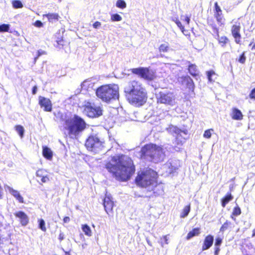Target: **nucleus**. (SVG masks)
Listing matches in <instances>:
<instances>
[{
    "label": "nucleus",
    "mask_w": 255,
    "mask_h": 255,
    "mask_svg": "<svg viewBox=\"0 0 255 255\" xmlns=\"http://www.w3.org/2000/svg\"><path fill=\"white\" fill-rule=\"evenodd\" d=\"M176 24L178 26V27L182 30V31L183 32V29L184 27L182 25V23L180 21H178L177 22H176Z\"/></svg>",
    "instance_id": "obj_48"
},
{
    "label": "nucleus",
    "mask_w": 255,
    "mask_h": 255,
    "mask_svg": "<svg viewBox=\"0 0 255 255\" xmlns=\"http://www.w3.org/2000/svg\"><path fill=\"white\" fill-rule=\"evenodd\" d=\"M222 242V239H221L220 238H217L216 239V242H215V246H217V247L220 246L221 245Z\"/></svg>",
    "instance_id": "obj_44"
},
{
    "label": "nucleus",
    "mask_w": 255,
    "mask_h": 255,
    "mask_svg": "<svg viewBox=\"0 0 255 255\" xmlns=\"http://www.w3.org/2000/svg\"><path fill=\"white\" fill-rule=\"evenodd\" d=\"M82 108L84 114L90 118H97L102 115L101 107L89 101L83 103Z\"/></svg>",
    "instance_id": "obj_8"
},
{
    "label": "nucleus",
    "mask_w": 255,
    "mask_h": 255,
    "mask_svg": "<svg viewBox=\"0 0 255 255\" xmlns=\"http://www.w3.org/2000/svg\"><path fill=\"white\" fill-rule=\"evenodd\" d=\"M3 195V189L1 186L0 185V199L2 198Z\"/></svg>",
    "instance_id": "obj_54"
},
{
    "label": "nucleus",
    "mask_w": 255,
    "mask_h": 255,
    "mask_svg": "<svg viewBox=\"0 0 255 255\" xmlns=\"http://www.w3.org/2000/svg\"><path fill=\"white\" fill-rule=\"evenodd\" d=\"M60 1H61V0H59Z\"/></svg>",
    "instance_id": "obj_60"
},
{
    "label": "nucleus",
    "mask_w": 255,
    "mask_h": 255,
    "mask_svg": "<svg viewBox=\"0 0 255 255\" xmlns=\"http://www.w3.org/2000/svg\"><path fill=\"white\" fill-rule=\"evenodd\" d=\"M42 154L44 157L48 160H51L53 157L52 150L47 146H43Z\"/></svg>",
    "instance_id": "obj_22"
},
{
    "label": "nucleus",
    "mask_w": 255,
    "mask_h": 255,
    "mask_svg": "<svg viewBox=\"0 0 255 255\" xmlns=\"http://www.w3.org/2000/svg\"><path fill=\"white\" fill-rule=\"evenodd\" d=\"M168 239L167 236H164L163 237V240H164V241L166 244H168Z\"/></svg>",
    "instance_id": "obj_53"
},
{
    "label": "nucleus",
    "mask_w": 255,
    "mask_h": 255,
    "mask_svg": "<svg viewBox=\"0 0 255 255\" xmlns=\"http://www.w3.org/2000/svg\"><path fill=\"white\" fill-rule=\"evenodd\" d=\"M12 5L14 8H20L22 7V4L19 0H14L12 2Z\"/></svg>",
    "instance_id": "obj_40"
},
{
    "label": "nucleus",
    "mask_w": 255,
    "mask_h": 255,
    "mask_svg": "<svg viewBox=\"0 0 255 255\" xmlns=\"http://www.w3.org/2000/svg\"><path fill=\"white\" fill-rule=\"evenodd\" d=\"M231 117L234 120H241L243 119V115L240 110L237 108H233Z\"/></svg>",
    "instance_id": "obj_21"
},
{
    "label": "nucleus",
    "mask_w": 255,
    "mask_h": 255,
    "mask_svg": "<svg viewBox=\"0 0 255 255\" xmlns=\"http://www.w3.org/2000/svg\"><path fill=\"white\" fill-rule=\"evenodd\" d=\"M63 126L68 130L70 137L75 138L85 129L86 124L81 117L74 115L73 117L66 119Z\"/></svg>",
    "instance_id": "obj_5"
},
{
    "label": "nucleus",
    "mask_w": 255,
    "mask_h": 255,
    "mask_svg": "<svg viewBox=\"0 0 255 255\" xmlns=\"http://www.w3.org/2000/svg\"><path fill=\"white\" fill-rule=\"evenodd\" d=\"M39 222V228L43 232H45L46 231V228L45 227V221L43 219H40L38 220Z\"/></svg>",
    "instance_id": "obj_39"
},
{
    "label": "nucleus",
    "mask_w": 255,
    "mask_h": 255,
    "mask_svg": "<svg viewBox=\"0 0 255 255\" xmlns=\"http://www.w3.org/2000/svg\"><path fill=\"white\" fill-rule=\"evenodd\" d=\"M96 94L102 101L108 103L118 98L119 86L114 84L103 85L97 89Z\"/></svg>",
    "instance_id": "obj_6"
},
{
    "label": "nucleus",
    "mask_w": 255,
    "mask_h": 255,
    "mask_svg": "<svg viewBox=\"0 0 255 255\" xmlns=\"http://www.w3.org/2000/svg\"><path fill=\"white\" fill-rule=\"evenodd\" d=\"M9 25L7 24H2L0 25V32H7L9 29Z\"/></svg>",
    "instance_id": "obj_36"
},
{
    "label": "nucleus",
    "mask_w": 255,
    "mask_h": 255,
    "mask_svg": "<svg viewBox=\"0 0 255 255\" xmlns=\"http://www.w3.org/2000/svg\"><path fill=\"white\" fill-rule=\"evenodd\" d=\"M103 205L107 214H109L110 212L112 211L114 204L110 194H106Z\"/></svg>",
    "instance_id": "obj_11"
},
{
    "label": "nucleus",
    "mask_w": 255,
    "mask_h": 255,
    "mask_svg": "<svg viewBox=\"0 0 255 255\" xmlns=\"http://www.w3.org/2000/svg\"><path fill=\"white\" fill-rule=\"evenodd\" d=\"M111 20L112 21H120L122 20V17L119 14H113L111 15Z\"/></svg>",
    "instance_id": "obj_33"
},
{
    "label": "nucleus",
    "mask_w": 255,
    "mask_h": 255,
    "mask_svg": "<svg viewBox=\"0 0 255 255\" xmlns=\"http://www.w3.org/2000/svg\"><path fill=\"white\" fill-rule=\"evenodd\" d=\"M185 21L187 22V24H188L189 23V21H190L189 17L186 16L185 18Z\"/></svg>",
    "instance_id": "obj_55"
},
{
    "label": "nucleus",
    "mask_w": 255,
    "mask_h": 255,
    "mask_svg": "<svg viewBox=\"0 0 255 255\" xmlns=\"http://www.w3.org/2000/svg\"><path fill=\"white\" fill-rule=\"evenodd\" d=\"M131 72L140 78L147 80H152L155 77V72L147 68L139 67L137 68H133Z\"/></svg>",
    "instance_id": "obj_10"
},
{
    "label": "nucleus",
    "mask_w": 255,
    "mask_h": 255,
    "mask_svg": "<svg viewBox=\"0 0 255 255\" xmlns=\"http://www.w3.org/2000/svg\"><path fill=\"white\" fill-rule=\"evenodd\" d=\"M70 221V218L69 217H65L63 219V222L65 223H69Z\"/></svg>",
    "instance_id": "obj_52"
},
{
    "label": "nucleus",
    "mask_w": 255,
    "mask_h": 255,
    "mask_svg": "<svg viewBox=\"0 0 255 255\" xmlns=\"http://www.w3.org/2000/svg\"><path fill=\"white\" fill-rule=\"evenodd\" d=\"M190 205L185 206L184 208L183 211L182 212V213L180 214V217L182 218L186 217L188 215L189 213L190 212Z\"/></svg>",
    "instance_id": "obj_31"
},
{
    "label": "nucleus",
    "mask_w": 255,
    "mask_h": 255,
    "mask_svg": "<svg viewBox=\"0 0 255 255\" xmlns=\"http://www.w3.org/2000/svg\"><path fill=\"white\" fill-rule=\"evenodd\" d=\"M93 26L95 28H98L101 26V23L99 21H96L93 24Z\"/></svg>",
    "instance_id": "obj_47"
},
{
    "label": "nucleus",
    "mask_w": 255,
    "mask_h": 255,
    "mask_svg": "<svg viewBox=\"0 0 255 255\" xmlns=\"http://www.w3.org/2000/svg\"><path fill=\"white\" fill-rule=\"evenodd\" d=\"M116 6L118 7L125 8L127 6L126 2L123 0H118L116 2Z\"/></svg>",
    "instance_id": "obj_35"
},
{
    "label": "nucleus",
    "mask_w": 255,
    "mask_h": 255,
    "mask_svg": "<svg viewBox=\"0 0 255 255\" xmlns=\"http://www.w3.org/2000/svg\"><path fill=\"white\" fill-rule=\"evenodd\" d=\"M175 21V22L176 23V22H177L178 21H179V20H178L177 19H176V20H174Z\"/></svg>",
    "instance_id": "obj_58"
},
{
    "label": "nucleus",
    "mask_w": 255,
    "mask_h": 255,
    "mask_svg": "<svg viewBox=\"0 0 255 255\" xmlns=\"http://www.w3.org/2000/svg\"><path fill=\"white\" fill-rule=\"evenodd\" d=\"M34 25L37 27H41L43 25V23L40 20H36Z\"/></svg>",
    "instance_id": "obj_45"
},
{
    "label": "nucleus",
    "mask_w": 255,
    "mask_h": 255,
    "mask_svg": "<svg viewBox=\"0 0 255 255\" xmlns=\"http://www.w3.org/2000/svg\"><path fill=\"white\" fill-rule=\"evenodd\" d=\"M214 129L212 128L206 130L203 134L204 137L206 138H210L211 137Z\"/></svg>",
    "instance_id": "obj_34"
},
{
    "label": "nucleus",
    "mask_w": 255,
    "mask_h": 255,
    "mask_svg": "<svg viewBox=\"0 0 255 255\" xmlns=\"http://www.w3.org/2000/svg\"><path fill=\"white\" fill-rule=\"evenodd\" d=\"M230 223L228 222H226L224 224L222 225L220 229V231L224 232L229 227V226L230 225Z\"/></svg>",
    "instance_id": "obj_42"
},
{
    "label": "nucleus",
    "mask_w": 255,
    "mask_h": 255,
    "mask_svg": "<svg viewBox=\"0 0 255 255\" xmlns=\"http://www.w3.org/2000/svg\"><path fill=\"white\" fill-rule=\"evenodd\" d=\"M200 234V229L199 228H195L187 234L186 239L189 240L194 236L199 235Z\"/></svg>",
    "instance_id": "obj_23"
},
{
    "label": "nucleus",
    "mask_w": 255,
    "mask_h": 255,
    "mask_svg": "<svg viewBox=\"0 0 255 255\" xmlns=\"http://www.w3.org/2000/svg\"><path fill=\"white\" fill-rule=\"evenodd\" d=\"M157 103L173 107L177 103L176 95L172 92L163 90L156 94Z\"/></svg>",
    "instance_id": "obj_7"
},
{
    "label": "nucleus",
    "mask_w": 255,
    "mask_h": 255,
    "mask_svg": "<svg viewBox=\"0 0 255 255\" xmlns=\"http://www.w3.org/2000/svg\"><path fill=\"white\" fill-rule=\"evenodd\" d=\"M246 59V58L245 55V52H243V54L241 55V56L239 59V62H240L241 63L243 64L245 62Z\"/></svg>",
    "instance_id": "obj_43"
},
{
    "label": "nucleus",
    "mask_w": 255,
    "mask_h": 255,
    "mask_svg": "<svg viewBox=\"0 0 255 255\" xmlns=\"http://www.w3.org/2000/svg\"><path fill=\"white\" fill-rule=\"evenodd\" d=\"M215 12L214 16L217 21L221 25L224 24L225 19L222 15V10L220 7L218 5L217 2L215 3Z\"/></svg>",
    "instance_id": "obj_15"
},
{
    "label": "nucleus",
    "mask_w": 255,
    "mask_h": 255,
    "mask_svg": "<svg viewBox=\"0 0 255 255\" xmlns=\"http://www.w3.org/2000/svg\"><path fill=\"white\" fill-rule=\"evenodd\" d=\"M36 176L41 178L42 183H46L49 180L47 171L44 169H39L36 172Z\"/></svg>",
    "instance_id": "obj_20"
},
{
    "label": "nucleus",
    "mask_w": 255,
    "mask_h": 255,
    "mask_svg": "<svg viewBox=\"0 0 255 255\" xmlns=\"http://www.w3.org/2000/svg\"><path fill=\"white\" fill-rule=\"evenodd\" d=\"M167 130L171 134H175L176 135L180 134L182 131L177 128L176 127L171 125L167 128Z\"/></svg>",
    "instance_id": "obj_24"
},
{
    "label": "nucleus",
    "mask_w": 255,
    "mask_h": 255,
    "mask_svg": "<svg viewBox=\"0 0 255 255\" xmlns=\"http://www.w3.org/2000/svg\"><path fill=\"white\" fill-rule=\"evenodd\" d=\"M37 87L36 86H34L33 88H32V94L33 95H35L36 94V92H37Z\"/></svg>",
    "instance_id": "obj_51"
},
{
    "label": "nucleus",
    "mask_w": 255,
    "mask_h": 255,
    "mask_svg": "<svg viewBox=\"0 0 255 255\" xmlns=\"http://www.w3.org/2000/svg\"><path fill=\"white\" fill-rule=\"evenodd\" d=\"M5 189L7 190L13 196H14L20 203L23 202V197L21 196L19 192L13 189L9 186H5Z\"/></svg>",
    "instance_id": "obj_18"
},
{
    "label": "nucleus",
    "mask_w": 255,
    "mask_h": 255,
    "mask_svg": "<svg viewBox=\"0 0 255 255\" xmlns=\"http://www.w3.org/2000/svg\"><path fill=\"white\" fill-rule=\"evenodd\" d=\"M43 16L47 17L50 22H53L54 21L57 20L59 17V15L57 13H48L44 14Z\"/></svg>",
    "instance_id": "obj_27"
},
{
    "label": "nucleus",
    "mask_w": 255,
    "mask_h": 255,
    "mask_svg": "<svg viewBox=\"0 0 255 255\" xmlns=\"http://www.w3.org/2000/svg\"><path fill=\"white\" fill-rule=\"evenodd\" d=\"M255 48V44L253 45V47H252V49H254Z\"/></svg>",
    "instance_id": "obj_59"
},
{
    "label": "nucleus",
    "mask_w": 255,
    "mask_h": 255,
    "mask_svg": "<svg viewBox=\"0 0 255 255\" xmlns=\"http://www.w3.org/2000/svg\"><path fill=\"white\" fill-rule=\"evenodd\" d=\"M178 81L185 85L190 90L193 91L194 84L192 79L188 76H182L178 78Z\"/></svg>",
    "instance_id": "obj_14"
},
{
    "label": "nucleus",
    "mask_w": 255,
    "mask_h": 255,
    "mask_svg": "<svg viewBox=\"0 0 255 255\" xmlns=\"http://www.w3.org/2000/svg\"><path fill=\"white\" fill-rule=\"evenodd\" d=\"M96 82V79L90 78L85 80L81 84L83 91H90L93 89Z\"/></svg>",
    "instance_id": "obj_16"
},
{
    "label": "nucleus",
    "mask_w": 255,
    "mask_h": 255,
    "mask_svg": "<svg viewBox=\"0 0 255 255\" xmlns=\"http://www.w3.org/2000/svg\"><path fill=\"white\" fill-rule=\"evenodd\" d=\"M157 173L153 170L149 169L139 172L135 179L136 184L141 187L153 191L154 193L160 195L163 193L161 184H157Z\"/></svg>",
    "instance_id": "obj_3"
},
{
    "label": "nucleus",
    "mask_w": 255,
    "mask_h": 255,
    "mask_svg": "<svg viewBox=\"0 0 255 255\" xmlns=\"http://www.w3.org/2000/svg\"><path fill=\"white\" fill-rule=\"evenodd\" d=\"M140 153L141 158L155 163L163 161L165 157L162 148L154 144L144 145Z\"/></svg>",
    "instance_id": "obj_4"
},
{
    "label": "nucleus",
    "mask_w": 255,
    "mask_h": 255,
    "mask_svg": "<svg viewBox=\"0 0 255 255\" xmlns=\"http://www.w3.org/2000/svg\"><path fill=\"white\" fill-rule=\"evenodd\" d=\"M208 78L209 81L212 82L214 81L212 79V77H215L216 78V75L214 71H209L207 72Z\"/></svg>",
    "instance_id": "obj_38"
},
{
    "label": "nucleus",
    "mask_w": 255,
    "mask_h": 255,
    "mask_svg": "<svg viewBox=\"0 0 255 255\" xmlns=\"http://www.w3.org/2000/svg\"><path fill=\"white\" fill-rule=\"evenodd\" d=\"M124 91L128 102L133 106H142L147 101L146 89L138 81L133 80L128 82L124 88Z\"/></svg>",
    "instance_id": "obj_2"
},
{
    "label": "nucleus",
    "mask_w": 255,
    "mask_h": 255,
    "mask_svg": "<svg viewBox=\"0 0 255 255\" xmlns=\"http://www.w3.org/2000/svg\"><path fill=\"white\" fill-rule=\"evenodd\" d=\"M15 130L19 134L21 138H22L24 134V129L23 127L20 125H17L15 127Z\"/></svg>",
    "instance_id": "obj_32"
},
{
    "label": "nucleus",
    "mask_w": 255,
    "mask_h": 255,
    "mask_svg": "<svg viewBox=\"0 0 255 255\" xmlns=\"http://www.w3.org/2000/svg\"><path fill=\"white\" fill-rule=\"evenodd\" d=\"M15 216L18 218L22 226H25L29 222L28 216L23 212L19 211L14 214Z\"/></svg>",
    "instance_id": "obj_17"
},
{
    "label": "nucleus",
    "mask_w": 255,
    "mask_h": 255,
    "mask_svg": "<svg viewBox=\"0 0 255 255\" xmlns=\"http://www.w3.org/2000/svg\"><path fill=\"white\" fill-rule=\"evenodd\" d=\"M39 104L41 108H44L46 112H51L52 110V104L51 101L44 97H39Z\"/></svg>",
    "instance_id": "obj_12"
},
{
    "label": "nucleus",
    "mask_w": 255,
    "mask_h": 255,
    "mask_svg": "<svg viewBox=\"0 0 255 255\" xmlns=\"http://www.w3.org/2000/svg\"><path fill=\"white\" fill-rule=\"evenodd\" d=\"M219 251H220V249L219 248H217L216 250H215V255H218Z\"/></svg>",
    "instance_id": "obj_56"
},
{
    "label": "nucleus",
    "mask_w": 255,
    "mask_h": 255,
    "mask_svg": "<svg viewBox=\"0 0 255 255\" xmlns=\"http://www.w3.org/2000/svg\"><path fill=\"white\" fill-rule=\"evenodd\" d=\"M176 135V137L175 141V144H176L178 146H181L182 145L183 143L185 141V139L183 138L181 134Z\"/></svg>",
    "instance_id": "obj_29"
},
{
    "label": "nucleus",
    "mask_w": 255,
    "mask_h": 255,
    "mask_svg": "<svg viewBox=\"0 0 255 255\" xmlns=\"http://www.w3.org/2000/svg\"><path fill=\"white\" fill-rule=\"evenodd\" d=\"M213 241L214 237L213 236H207L204 241L203 245L202 248V251H205L209 249L212 246Z\"/></svg>",
    "instance_id": "obj_19"
},
{
    "label": "nucleus",
    "mask_w": 255,
    "mask_h": 255,
    "mask_svg": "<svg viewBox=\"0 0 255 255\" xmlns=\"http://www.w3.org/2000/svg\"><path fill=\"white\" fill-rule=\"evenodd\" d=\"M104 141L97 135H90L87 139L85 146L87 149L95 153H98L104 148Z\"/></svg>",
    "instance_id": "obj_9"
},
{
    "label": "nucleus",
    "mask_w": 255,
    "mask_h": 255,
    "mask_svg": "<svg viewBox=\"0 0 255 255\" xmlns=\"http://www.w3.org/2000/svg\"><path fill=\"white\" fill-rule=\"evenodd\" d=\"M233 199V196L231 194H229L226 195L222 200V205L223 207H225L226 205Z\"/></svg>",
    "instance_id": "obj_28"
},
{
    "label": "nucleus",
    "mask_w": 255,
    "mask_h": 255,
    "mask_svg": "<svg viewBox=\"0 0 255 255\" xmlns=\"http://www.w3.org/2000/svg\"><path fill=\"white\" fill-rule=\"evenodd\" d=\"M228 40V38L226 36H222L219 38V42L222 46H224Z\"/></svg>",
    "instance_id": "obj_37"
},
{
    "label": "nucleus",
    "mask_w": 255,
    "mask_h": 255,
    "mask_svg": "<svg viewBox=\"0 0 255 255\" xmlns=\"http://www.w3.org/2000/svg\"><path fill=\"white\" fill-rule=\"evenodd\" d=\"M241 25L240 23L238 24H234L231 28V32L233 36L235 38L236 43L240 44L241 35L240 34Z\"/></svg>",
    "instance_id": "obj_13"
},
{
    "label": "nucleus",
    "mask_w": 255,
    "mask_h": 255,
    "mask_svg": "<svg viewBox=\"0 0 255 255\" xmlns=\"http://www.w3.org/2000/svg\"><path fill=\"white\" fill-rule=\"evenodd\" d=\"M82 229L85 234L89 237L92 236V231L89 226L87 225H83L82 227Z\"/></svg>",
    "instance_id": "obj_30"
},
{
    "label": "nucleus",
    "mask_w": 255,
    "mask_h": 255,
    "mask_svg": "<svg viewBox=\"0 0 255 255\" xmlns=\"http://www.w3.org/2000/svg\"><path fill=\"white\" fill-rule=\"evenodd\" d=\"M188 70L190 74L193 76H196L198 74V71L195 65H189L188 66Z\"/></svg>",
    "instance_id": "obj_26"
},
{
    "label": "nucleus",
    "mask_w": 255,
    "mask_h": 255,
    "mask_svg": "<svg viewBox=\"0 0 255 255\" xmlns=\"http://www.w3.org/2000/svg\"><path fill=\"white\" fill-rule=\"evenodd\" d=\"M249 96L251 99L255 100V88L252 90Z\"/></svg>",
    "instance_id": "obj_46"
},
{
    "label": "nucleus",
    "mask_w": 255,
    "mask_h": 255,
    "mask_svg": "<svg viewBox=\"0 0 255 255\" xmlns=\"http://www.w3.org/2000/svg\"><path fill=\"white\" fill-rule=\"evenodd\" d=\"M45 53L44 51L42 50H38L37 51V57H36L35 59H36L38 57H39L40 55L44 54Z\"/></svg>",
    "instance_id": "obj_50"
},
{
    "label": "nucleus",
    "mask_w": 255,
    "mask_h": 255,
    "mask_svg": "<svg viewBox=\"0 0 255 255\" xmlns=\"http://www.w3.org/2000/svg\"><path fill=\"white\" fill-rule=\"evenodd\" d=\"M253 236H255V229L253 230Z\"/></svg>",
    "instance_id": "obj_57"
},
{
    "label": "nucleus",
    "mask_w": 255,
    "mask_h": 255,
    "mask_svg": "<svg viewBox=\"0 0 255 255\" xmlns=\"http://www.w3.org/2000/svg\"><path fill=\"white\" fill-rule=\"evenodd\" d=\"M59 240L61 241L64 239V234L62 232H60L59 235Z\"/></svg>",
    "instance_id": "obj_49"
},
{
    "label": "nucleus",
    "mask_w": 255,
    "mask_h": 255,
    "mask_svg": "<svg viewBox=\"0 0 255 255\" xmlns=\"http://www.w3.org/2000/svg\"><path fill=\"white\" fill-rule=\"evenodd\" d=\"M241 213V209L239 207L237 206L235 208H234L233 212V215L234 216H239Z\"/></svg>",
    "instance_id": "obj_41"
},
{
    "label": "nucleus",
    "mask_w": 255,
    "mask_h": 255,
    "mask_svg": "<svg viewBox=\"0 0 255 255\" xmlns=\"http://www.w3.org/2000/svg\"><path fill=\"white\" fill-rule=\"evenodd\" d=\"M159 51L160 53L167 52L170 50L169 44L167 42L161 44L159 47Z\"/></svg>",
    "instance_id": "obj_25"
},
{
    "label": "nucleus",
    "mask_w": 255,
    "mask_h": 255,
    "mask_svg": "<svg viewBox=\"0 0 255 255\" xmlns=\"http://www.w3.org/2000/svg\"><path fill=\"white\" fill-rule=\"evenodd\" d=\"M105 168L116 179L126 181L134 172L131 158L126 155H115L109 157L105 162Z\"/></svg>",
    "instance_id": "obj_1"
}]
</instances>
